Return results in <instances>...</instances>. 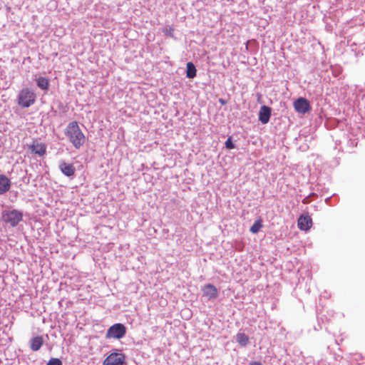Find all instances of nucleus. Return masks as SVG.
Masks as SVG:
<instances>
[{"label":"nucleus","instance_id":"nucleus-2","mask_svg":"<svg viewBox=\"0 0 365 365\" xmlns=\"http://www.w3.org/2000/svg\"><path fill=\"white\" fill-rule=\"evenodd\" d=\"M36 94L28 88L21 89L17 96V103L19 106L23 108H29L36 101Z\"/></svg>","mask_w":365,"mask_h":365},{"label":"nucleus","instance_id":"nucleus-4","mask_svg":"<svg viewBox=\"0 0 365 365\" xmlns=\"http://www.w3.org/2000/svg\"><path fill=\"white\" fill-rule=\"evenodd\" d=\"M3 218L6 223L15 227L22 220L23 213L21 211L13 210L4 213Z\"/></svg>","mask_w":365,"mask_h":365},{"label":"nucleus","instance_id":"nucleus-8","mask_svg":"<svg viewBox=\"0 0 365 365\" xmlns=\"http://www.w3.org/2000/svg\"><path fill=\"white\" fill-rule=\"evenodd\" d=\"M312 225V220L309 215H301L297 221V226L299 230L307 231Z\"/></svg>","mask_w":365,"mask_h":365},{"label":"nucleus","instance_id":"nucleus-6","mask_svg":"<svg viewBox=\"0 0 365 365\" xmlns=\"http://www.w3.org/2000/svg\"><path fill=\"white\" fill-rule=\"evenodd\" d=\"M294 110L302 114H305L311 110V106L309 101L304 98H299L294 102Z\"/></svg>","mask_w":365,"mask_h":365},{"label":"nucleus","instance_id":"nucleus-5","mask_svg":"<svg viewBox=\"0 0 365 365\" xmlns=\"http://www.w3.org/2000/svg\"><path fill=\"white\" fill-rule=\"evenodd\" d=\"M125 361V356L123 354L113 352L104 359L103 365H123Z\"/></svg>","mask_w":365,"mask_h":365},{"label":"nucleus","instance_id":"nucleus-18","mask_svg":"<svg viewBox=\"0 0 365 365\" xmlns=\"http://www.w3.org/2000/svg\"><path fill=\"white\" fill-rule=\"evenodd\" d=\"M46 365H62V362L59 359L51 358Z\"/></svg>","mask_w":365,"mask_h":365},{"label":"nucleus","instance_id":"nucleus-15","mask_svg":"<svg viewBox=\"0 0 365 365\" xmlns=\"http://www.w3.org/2000/svg\"><path fill=\"white\" fill-rule=\"evenodd\" d=\"M236 341L241 346H245L249 343V337L245 333H238L236 335Z\"/></svg>","mask_w":365,"mask_h":365},{"label":"nucleus","instance_id":"nucleus-19","mask_svg":"<svg viewBox=\"0 0 365 365\" xmlns=\"http://www.w3.org/2000/svg\"><path fill=\"white\" fill-rule=\"evenodd\" d=\"M225 146L228 149L235 148V144L232 142L231 138H229L225 142Z\"/></svg>","mask_w":365,"mask_h":365},{"label":"nucleus","instance_id":"nucleus-3","mask_svg":"<svg viewBox=\"0 0 365 365\" xmlns=\"http://www.w3.org/2000/svg\"><path fill=\"white\" fill-rule=\"evenodd\" d=\"M126 334V327L124 324L117 323L112 325L106 332L107 339H119L123 338Z\"/></svg>","mask_w":365,"mask_h":365},{"label":"nucleus","instance_id":"nucleus-7","mask_svg":"<svg viewBox=\"0 0 365 365\" xmlns=\"http://www.w3.org/2000/svg\"><path fill=\"white\" fill-rule=\"evenodd\" d=\"M29 148L32 153L41 157L43 156L46 153V145L37 139L33 140L32 144L29 145Z\"/></svg>","mask_w":365,"mask_h":365},{"label":"nucleus","instance_id":"nucleus-14","mask_svg":"<svg viewBox=\"0 0 365 365\" xmlns=\"http://www.w3.org/2000/svg\"><path fill=\"white\" fill-rule=\"evenodd\" d=\"M197 70L195 65L192 62L187 63L186 65V76L188 78H193L196 76Z\"/></svg>","mask_w":365,"mask_h":365},{"label":"nucleus","instance_id":"nucleus-12","mask_svg":"<svg viewBox=\"0 0 365 365\" xmlns=\"http://www.w3.org/2000/svg\"><path fill=\"white\" fill-rule=\"evenodd\" d=\"M11 187L10 180L4 175H0V194H4Z\"/></svg>","mask_w":365,"mask_h":365},{"label":"nucleus","instance_id":"nucleus-17","mask_svg":"<svg viewBox=\"0 0 365 365\" xmlns=\"http://www.w3.org/2000/svg\"><path fill=\"white\" fill-rule=\"evenodd\" d=\"M262 227V219L259 218L254 222L252 226L250 227V231L253 234H256L260 230Z\"/></svg>","mask_w":365,"mask_h":365},{"label":"nucleus","instance_id":"nucleus-20","mask_svg":"<svg viewBox=\"0 0 365 365\" xmlns=\"http://www.w3.org/2000/svg\"><path fill=\"white\" fill-rule=\"evenodd\" d=\"M163 32L165 34L170 36V37H173V36L174 29L172 28V27H170L169 29H165L163 30Z\"/></svg>","mask_w":365,"mask_h":365},{"label":"nucleus","instance_id":"nucleus-9","mask_svg":"<svg viewBox=\"0 0 365 365\" xmlns=\"http://www.w3.org/2000/svg\"><path fill=\"white\" fill-rule=\"evenodd\" d=\"M204 296L209 299H215L218 295V292L215 286L212 284H207L202 287Z\"/></svg>","mask_w":365,"mask_h":365},{"label":"nucleus","instance_id":"nucleus-1","mask_svg":"<svg viewBox=\"0 0 365 365\" xmlns=\"http://www.w3.org/2000/svg\"><path fill=\"white\" fill-rule=\"evenodd\" d=\"M65 135L76 149H79L86 142V136L76 121H72L67 125Z\"/></svg>","mask_w":365,"mask_h":365},{"label":"nucleus","instance_id":"nucleus-11","mask_svg":"<svg viewBox=\"0 0 365 365\" xmlns=\"http://www.w3.org/2000/svg\"><path fill=\"white\" fill-rule=\"evenodd\" d=\"M271 116V108L267 106H262L259 112V120L265 124L269 122Z\"/></svg>","mask_w":365,"mask_h":365},{"label":"nucleus","instance_id":"nucleus-13","mask_svg":"<svg viewBox=\"0 0 365 365\" xmlns=\"http://www.w3.org/2000/svg\"><path fill=\"white\" fill-rule=\"evenodd\" d=\"M43 339L41 336H36L31 339L30 348L33 351H38L43 344Z\"/></svg>","mask_w":365,"mask_h":365},{"label":"nucleus","instance_id":"nucleus-10","mask_svg":"<svg viewBox=\"0 0 365 365\" xmlns=\"http://www.w3.org/2000/svg\"><path fill=\"white\" fill-rule=\"evenodd\" d=\"M60 170L67 177H71L75 175L76 168L73 164H68L61 161L59 164Z\"/></svg>","mask_w":365,"mask_h":365},{"label":"nucleus","instance_id":"nucleus-21","mask_svg":"<svg viewBox=\"0 0 365 365\" xmlns=\"http://www.w3.org/2000/svg\"><path fill=\"white\" fill-rule=\"evenodd\" d=\"M250 365H262V364L259 362L254 361V362L250 363Z\"/></svg>","mask_w":365,"mask_h":365},{"label":"nucleus","instance_id":"nucleus-16","mask_svg":"<svg viewBox=\"0 0 365 365\" xmlns=\"http://www.w3.org/2000/svg\"><path fill=\"white\" fill-rule=\"evenodd\" d=\"M37 86L47 91L49 88V81L47 78L39 77L36 79Z\"/></svg>","mask_w":365,"mask_h":365}]
</instances>
